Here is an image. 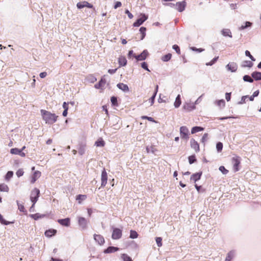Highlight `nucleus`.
Returning <instances> with one entry per match:
<instances>
[{"instance_id": "7", "label": "nucleus", "mask_w": 261, "mask_h": 261, "mask_svg": "<svg viewBox=\"0 0 261 261\" xmlns=\"http://www.w3.org/2000/svg\"><path fill=\"white\" fill-rule=\"evenodd\" d=\"M148 55V52L146 49L144 50L140 55H134V58L137 61L145 60Z\"/></svg>"}, {"instance_id": "29", "label": "nucleus", "mask_w": 261, "mask_h": 261, "mask_svg": "<svg viewBox=\"0 0 261 261\" xmlns=\"http://www.w3.org/2000/svg\"><path fill=\"white\" fill-rule=\"evenodd\" d=\"M181 102L180 95L179 94H178L176 96L175 101L174 103V106L175 108H178L180 106V105H181Z\"/></svg>"}, {"instance_id": "25", "label": "nucleus", "mask_w": 261, "mask_h": 261, "mask_svg": "<svg viewBox=\"0 0 261 261\" xmlns=\"http://www.w3.org/2000/svg\"><path fill=\"white\" fill-rule=\"evenodd\" d=\"M235 255V251L233 250H231L229 251L226 257L225 261H231V259H233Z\"/></svg>"}, {"instance_id": "10", "label": "nucleus", "mask_w": 261, "mask_h": 261, "mask_svg": "<svg viewBox=\"0 0 261 261\" xmlns=\"http://www.w3.org/2000/svg\"><path fill=\"white\" fill-rule=\"evenodd\" d=\"M78 223L82 229L84 230L86 229L87 221L85 218L79 217L78 218Z\"/></svg>"}, {"instance_id": "14", "label": "nucleus", "mask_w": 261, "mask_h": 261, "mask_svg": "<svg viewBox=\"0 0 261 261\" xmlns=\"http://www.w3.org/2000/svg\"><path fill=\"white\" fill-rule=\"evenodd\" d=\"M58 222L63 226L68 227L70 225V219L69 218L58 219Z\"/></svg>"}, {"instance_id": "1", "label": "nucleus", "mask_w": 261, "mask_h": 261, "mask_svg": "<svg viewBox=\"0 0 261 261\" xmlns=\"http://www.w3.org/2000/svg\"><path fill=\"white\" fill-rule=\"evenodd\" d=\"M40 113L43 120L47 124H53L57 120L58 116L54 113L43 109L40 110Z\"/></svg>"}, {"instance_id": "55", "label": "nucleus", "mask_w": 261, "mask_h": 261, "mask_svg": "<svg viewBox=\"0 0 261 261\" xmlns=\"http://www.w3.org/2000/svg\"><path fill=\"white\" fill-rule=\"evenodd\" d=\"M190 49L194 51H197L198 53H201L204 50V49L202 48H197L196 47H191Z\"/></svg>"}, {"instance_id": "12", "label": "nucleus", "mask_w": 261, "mask_h": 261, "mask_svg": "<svg viewBox=\"0 0 261 261\" xmlns=\"http://www.w3.org/2000/svg\"><path fill=\"white\" fill-rule=\"evenodd\" d=\"M10 153L13 154H18L22 157L25 156V153L21 151V150L17 148H13L11 149Z\"/></svg>"}, {"instance_id": "53", "label": "nucleus", "mask_w": 261, "mask_h": 261, "mask_svg": "<svg viewBox=\"0 0 261 261\" xmlns=\"http://www.w3.org/2000/svg\"><path fill=\"white\" fill-rule=\"evenodd\" d=\"M172 48L176 51V53L178 55H180V48H179V47L177 45H176V44L173 45L172 46Z\"/></svg>"}, {"instance_id": "15", "label": "nucleus", "mask_w": 261, "mask_h": 261, "mask_svg": "<svg viewBox=\"0 0 261 261\" xmlns=\"http://www.w3.org/2000/svg\"><path fill=\"white\" fill-rule=\"evenodd\" d=\"M94 239L95 241L98 243V244L101 245L105 243L104 238L100 234L94 235Z\"/></svg>"}, {"instance_id": "28", "label": "nucleus", "mask_w": 261, "mask_h": 261, "mask_svg": "<svg viewBox=\"0 0 261 261\" xmlns=\"http://www.w3.org/2000/svg\"><path fill=\"white\" fill-rule=\"evenodd\" d=\"M204 130V128L201 126H194L192 128L191 134H194L196 133L202 131Z\"/></svg>"}, {"instance_id": "36", "label": "nucleus", "mask_w": 261, "mask_h": 261, "mask_svg": "<svg viewBox=\"0 0 261 261\" xmlns=\"http://www.w3.org/2000/svg\"><path fill=\"white\" fill-rule=\"evenodd\" d=\"M252 25V23L249 21H246L245 23V25H242L241 27L239 28L240 30H244L245 29L248 28Z\"/></svg>"}, {"instance_id": "22", "label": "nucleus", "mask_w": 261, "mask_h": 261, "mask_svg": "<svg viewBox=\"0 0 261 261\" xmlns=\"http://www.w3.org/2000/svg\"><path fill=\"white\" fill-rule=\"evenodd\" d=\"M41 175V172L39 171H35L33 174V176L32 177L31 179V183L33 184L34 183L37 178H38Z\"/></svg>"}, {"instance_id": "6", "label": "nucleus", "mask_w": 261, "mask_h": 261, "mask_svg": "<svg viewBox=\"0 0 261 261\" xmlns=\"http://www.w3.org/2000/svg\"><path fill=\"white\" fill-rule=\"evenodd\" d=\"M122 237V230L118 228L113 227L112 238L114 240H118Z\"/></svg>"}, {"instance_id": "2", "label": "nucleus", "mask_w": 261, "mask_h": 261, "mask_svg": "<svg viewBox=\"0 0 261 261\" xmlns=\"http://www.w3.org/2000/svg\"><path fill=\"white\" fill-rule=\"evenodd\" d=\"M40 195V190L37 188H34L31 192L30 199L33 203V205L31 208H32L37 201Z\"/></svg>"}, {"instance_id": "40", "label": "nucleus", "mask_w": 261, "mask_h": 261, "mask_svg": "<svg viewBox=\"0 0 261 261\" xmlns=\"http://www.w3.org/2000/svg\"><path fill=\"white\" fill-rule=\"evenodd\" d=\"M111 101L112 103V105L114 106H118V101H117V98L116 96H112L111 97Z\"/></svg>"}, {"instance_id": "30", "label": "nucleus", "mask_w": 261, "mask_h": 261, "mask_svg": "<svg viewBox=\"0 0 261 261\" xmlns=\"http://www.w3.org/2000/svg\"><path fill=\"white\" fill-rule=\"evenodd\" d=\"M105 144V142L102 138H99L95 143V145L97 147H103Z\"/></svg>"}, {"instance_id": "61", "label": "nucleus", "mask_w": 261, "mask_h": 261, "mask_svg": "<svg viewBox=\"0 0 261 261\" xmlns=\"http://www.w3.org/2000/svg\"><path fill=\"white\" fill-rule=\"evenodd\" d=\"M155 97V94H153L152 96L149 99V101L150 102L151 105H152L154 103Z\"/></svg>"}, {"instance_id": "16", "label": "nucleus", "mask_w": 261, "mask_h": 261, "mask_svg": "<svg viewBox=\"0 0 261 261\" xmlns=\"http://www.w3.org/2000/svg\"><path fill=\"white\" fill-rule=\"evenodd\" d=\"M106 82V79L104 77H101V80L98 83L94 85V87L96 89H102Z\"/></svg>"}, {"instance_id": "27", "label": "nucleus", "mask_w": 261, "mask_h": 261, "mask_svg": "<svg viewBox=\"0 0 261 261\" xmlns=\"http://www.w3.org/2000/svg\"><path fill=\"white\" fill-rule=\"evenodd\" d=\"M221 34L225 37H229L232 38L231 33L229 29H225L221 31Z\"/></svg>"}, {"instance_id": "54", "label": "nucleus", "mask_w": 261, "mask_h": 261, "mask_svg": "<svg viewBox=\"0 0 261 261\" xmlns=\"http://www.w3.org/2000/svg\"><path fill=\"white\" fill-rule=\"evenodd\" d=\"M245 55L248 57L252 61H255V59L251 55L250 53L248 50L245 51Z\"/></svg>"}, {"instance_id": "60", "label": "nucleus", "mask_w": 261, "mask_h": 261, "mask_svg": "<svg viewBox=\"0 0 261 261\" xmlns=\"http://www.w3.org/2000/svg\"><path fill=\"white\" fill-rule=\"evenodd\" d=\"M142 119H147L148 120L150 121H151V122H155V120H154V119L152 117H148V116H142Z\"/></svg>"}, {"instance_id": "8", "label": "nucleus", "mask_w": 261, "mask_h": 261, "mask_svg": "<svg viewBox=\"0 0 261 261\" xmlns=\"http://www.w3.org/2000/svg\"><path fill=\"white\" fill-rule=\"evenodd\" d=\"M107 180H108L107 173L105 169H103L102 171L101 175V187H103L106 185V184L107 183Z\"/></svg>"}, {"instance_id": "9", "label": "nucleus", "mask_w": 261, "mask_h": 261, "mask_svg": "<svg viewBox=\"0 0 261 261\" xmlns=\"http://www.w3.org/2000/svg\"><path fill=\"white\" fill-rule=\"evenodd\" d=\"M186 5H187V3L185 1L177 2L176 3V8L175 9L178 11L181 12L185 10V8L186 7Z\"/></svg>"}, {"instance_id": "38", "label": "nucleus", "mask_w": 261, "mask_h": 261, "mask_svg": "<svg viewBox=\"0 0 261 261\" xmlns=\"http://www.w3.org/2000/svg\"><path fill=\"white\" fill-rule=\"evenodd\" d=\"M138 234L136 231L133 230H131L130 231L129 237L131 239H136L138 238Z\"/></svg>"}, {"instance_id": "51", "label": "nucleus", "mask_w": 261, "mask_h": 261, "mask_svg": "<svg viewBox=\"0 0 261 261\" xmlns=\"http://www.w3.org/2000/svg\"><path fill=\"white\" fill-rule=\"evenodd\" d=\"M188 159L190 164H192L196 161V159L195 155L189 156Z\"/></svg>"}, {"instance_id": "5", "label": "nucleus", "mask_w": 261, "mask_h": 261, "mask_svg": "<svg viewBox=\"0 0 261 261\" xmlns=\"http://www.w3.org/2000/svg\"><path fill=\"white\" fill-rule=\"evenodd\" d=\"M241 163L240 158L239 156H235L232 159V163L233 164V168L234 172L238 171L239 169V165Z\"/></svg>"}, {"instance_id": "20", "label": "nucleus", "mask_w": 261, "mask_h": 261, "mask_svg": "<svg viewBox=\"0 0 261 261\" xmlns=\"http://www.w3.org/2000/svg\"><path fill=\"white\" fill-rule=\"evenodd\" d=\"M117 87L120 90H122L124 92H128L129 91V88L128 86L123 83H118L117 85Z\"/></svg>"}, {"instance_id": "42", "label": "nucleus", "mask_w": 261, "mask_h": 261, "mask_svg": "<svg viewBox=\"0 0 261 261\" xmlns=\"http://www.w3.org/2000/svg\"><path fill=\"white\" fill-rule=\"evenodd\" d=\"M86 197H87V196L86 195L79 194L76 196V199L77 200H79V203H81V201L85 200Z\"/></svg>"}, {"instance_id": "35", "label": "nucleus", "mask_w": 261, "mask_h": 261, "mask_svg": "<svg viewBox=\"0 0 261 261\" xmlns=\"http://www.w3.org/2000/svg\"><path fill=\"white\" fill-rule=\"evenodd\" d=\"M215 103L219 107H224L225 105V102L224 99L218 100L215 101Z\"/></svg>"}, {"instance_id": "3", "label": "nucleus", "mask_w": 261, "mask_h": 261, "mask_svg": "<svg viewBox=\"0 0 261 261\" xmlns=\"http://www.w3.org/2000/svg\"><path fill=\"white\" fill-rule=\"evenodd\" d=\"M189 130L186 126H182L180 127V135L181 139L187 140L189 138Z\"/></svg>"}, {"instance_id": "47", "label": "nucleus", "mask_w": 261, "mask_h": 261, "mask_svg": "<svg viewBox=\"0 0 261 261\" xmlns=\"http://www.w3.org/2000/svg\"><path fill=\"white\" fill-rule=\"evenodd\" d=\"M17 204L18 206V210L22 212H25V208L23 205L20 203L18 201H17Z\"/></svg>"}, {"instance_id": "59", "label": "nucleus", "mask_w": 261, "mask_h": 261, "mask_svg": "<svg viewBox=\"0 0 261 261\" xmlns=\"http://www.w3.org/2000/svg\"><path fill=\"white\" fill-rule=\"evenodd\" d=\"M23 173H24V172H23V170H22V169H18V170L17 171V172H16V175H17L18 177H20V176H22V175H23Z\"/></svg>"}, {"instance_id": "41", "label": "nucleus", "mask_w": 261, "mask_h": 261, "mask_svg": "<svg viewBox=\"0 0 261 261\" xmlns=\"http://www.w3.org/2000/svg\"><path fill=\"white\" fill-rule=\"evenodd\" d=\"M0 222L2 224L6 225H8L9 224H11V223H13L12 222L7 221L6 220H5L3 218V216L1 215V214H0Z\"/></svg>"}, {"instance_id": "17", "label": "nucleus", "mask_w": 261, "mask_h": 261, "mask_svg": "<svg viewBox=\"0 0 261 261\" xmlns=\"http://www.w3.org/2000/svg\"><path fill=\"white\" fill-rule=\"evenodd\" d=\"M201 175H202V172H197L196 173H194L191 175L190 179L191 180L194 181L195 182L200 179Z\"/></svg>"}, {"instance_id": "11", "label": "nucleus", "mask_w": 261, "mask_h": 261, "mask_svg": "<svg viewBox=\"0 0 261 261\" xmlns=\"http://www.w3.org/2000/svg\"><path fill=\"white\" fill-rule=\"evenodd\" d=\"M226 69L232 72H236L238 69V65L235 62H230L226 66Z\"/></svg>"}, {"instance_id": "33", "label": "nucleus", "mask_w": 261, "mask_h": 261, "mask_svg": "<svg viewBox=\"0 0 261 261\" xmlns=\"http://www.w3.org/2000/svg\"><path fill=\"white\" fill-rule=\"evenodd\" d=\"M172 57V54L170 53H168L164 56H163L161 59L164 62H168L169 61Z\"/></svg>"}, {"instance_id": "46", "label": "nucleus", "mask_w": 261, "mask_h": 261, "mask_svg": "<svg viewBox=\"0 0 261 261\" xmlns=\"http://www.w3.org/2000/svg\"><path fill=\"white\" fill-rule=\"evenodd\" d=\"M146 151L147 153L151 152L152 153H154L156 150L153 146H147Z\"/></svg>"}, {"instance_id": "19", "label": "nucleus", "mask_w": 261, "mask_h": 261, "mask_svg": "<svg viewBox=\"0 0 261 261\" xmlns=\"http://www.w3.org/2000/svg\"><path fill=\"white\" fill-rule=\"evenodd\" d=\"M183 109L188 111H191L195 109V104L186 103L184 104L183 106Z\"/></svg>"}, {"instance_id": "63", "label": "nucleus", "mask_w": 261, "mask_h": 261, "mask_svg": "<svg viewBox=\"0 0 261 261\" xmlns=\"http://www.w3.org/2000/svg\"><path fill=\"white\" fill-rule=\"evenodd\" d=\"M125 13L126 14L129 19L133 18V15L128 10L126 9L125 11Z\"/></svg>"}, {"instance_id": "24", "label": "nucleus", "mask_w": 261, "mask_h": 261, "mask_svg": "<svg viewBox=\"0 0 261 261\" xmlns=\"http://www.w3.org/2000/svg\"><path fill=\"white\" fill-rule=\"evenodd\" d=\"M118 63L120 66H124L127 64L126 58L124 56H120L118 59Z\"/></svg>"}, {"instance_id": "31", "label": "nucleus", "mask_w": 261, "mask_h": 261, "mask_svg": "<svg viewBox=\"0 0 261 261\" xmlns=\"http://www.w3.org/2000/svg\"><path fill=\"white\" fill-rule=\"evenodd\" d=\"M253 66V63L250 61H244L242 63L243 67H251Z\"/></svg>"}, {"instance_id": "56", "label": "nucleus", "mask_w": 261, "mask_h": 261, "mask_svg": "<svg viewBox=\"0 0 261 261\" xmlns=\"http://www.w3.org/2000/svg\"><path fill=\"white\" fill-rule=\"evenodd\" d=\"M141 67L145 69V70H147L148 71H150L149 69L148 68V65L146 62H144L141 63Z\"/></svg>"}, {"instance_id": "52", "label": "nucleus", "mask_w": 261, "mask_h": 261, "mask_svg": "<svg viewBox=\"0 0 261 261\" xmlns=\"http://www.w3.org/2000/svg\"><path fill=\"white\" fill-rule=\"evenodd\" d=\"M85 3V1L77 3V4H76L77 8L79 9H81L84 7H86L85 4H84Z\"/></svg>"}, {"instance_id": "48", "label": "nucleus", "mask_w": 261, "mask_h": 261, "mask_svg": "<svg viewBox=\"0 0 261 261\" xmlns=\"http://www.w3.org/2000/svg\"><path fill=\"white\" fill-rule=\"evenodd\" d=\"M44 216V215H41L39 213H36L35 214H33L31 215V217L33 218L34 220H37L40 218H42Z\"/></svg>"}, {"instance_id": "18", "label": "nucleus", "mask_w": 261, "mask_h": 261, "mask_svg": "<svg viewBox=\"0 0 261 261\" xmlns=\"http://www.w3.org/2000/svg\"><path fill=\"white\" fill-rule=\"evenodd\" d=\"M119 248L114 246H109L103 251L105 253H111L119 250Z\"/></svg>"}, {"instance_id": "43", "label": "nucleus", "mask_w": 261, "mask_h": 261, "mask_svg": "<svg viewBox=\"0 0 261 261\" xmlns=\"http://www.w3.org/2000/svg\"><path fill=\"white\" fill-rule=\"evenodd\" d=\"M13 175V172L12 171H9L5 175V179L6 180H9Z\"/></svg>"}, {"instance_id": "58", "label": "nucleus", "mask_w": 261, "mask_h": 261, "mask_svg": "<svg viewBox=\"0 0 261 261\" xmlns=\"http://www.w3.org/2000/svg\"><path fill=\"white\" fill-rule=\"evenodd\" d=\"M208 139V134L207 133H205L202 138H201V142L203 143H204Z\"/></svg>"}, {"instance_id": "37", "label": "nucleus", "mask_w": 261, "mask_h": 261, "mask_svg": "<svg viewBox=\"0 0 261 261\" xmlns=\"http://www.w3.org/2000/svg\"><path fill=\"white\" fill-rule=\"evenodd\" d=\"M0 191L2 192H8L9 188L7 185L5 184H0Z\"/></svg>"}, {"instance_id": "49", "label": "nucleus", "mask_w": 261, "mask_h": 261, "mask_svg": "<svg viewBox=\"0 0 261 261\" xmlns=\"http://www.w3.org/2000/svg\"><path fill=\"white\" fill-rule=\"evenodd\" d=\"M155 241L158 247H161L162 246V238L161 237H156L155 238Z\"/></svg>"}, {"instance_id": "32", "label": "nucleus", "mask_w": 261, "mask_h": 261, "mask_svg": "<svg viewBox=\"0 0 261 261\" xmlns=\"http://www.w3.org/2000/svg\"><path fill=\"white\" fill-rule=\"evenodd\" d=\"M139 31L141 34V37L140 39L143 40L145 38V35H146V28L144 27H141L140 28Z\"/></svg>"}, {"instance_id": "21", "label": "nucleus", "mask_w": 261, "mask_h": 261, "mask_svg": "<svg viewBox=\"0 0 261 261\" xmlns=\"http://www.w3.org/2000/svg\"><path fill=\"white\" fill-rule=\"evenodd\" d=\"M251 76L252 77L253 80H261V72L259 71H254L251 73Z\"/></svg>"}, {"instance_id": "64", "label": "nucleus", "mask_w": 261, "mask_h": 261, "mask_svg": "<svg viewBox=\"0 0 261 261\" xmlns=\"http://www.w3.org/2000/svg\"><path fill=\"white\" fill-rule=\"evenodd\" d=\"M89 80L91 83H94L95 82H96L97 81V79L92 75H90L89 77Z\"/></svg>"}, {"instance_id": "4", "label": "nucleus", "mask_w": 261, "mask_h": 261, "mask_svg": "<svg viewBox=\"0 0 261 261\" xmlns=\"http://www.w3.org/2000/svg\"><path fill=\"white\" fill-rule=\"evenodd\" d=\"M141 17L137 19V20L134 23L133 26L135 27H138L142 25L144 21H145L148 16L145 14H141Z\"/></svg>"}, {"instance_id": "23", "label": "nucleus", "mask_w": 261, "mask_h": 261, "mask_svg": "<svg viewBox=\"0 0 261 261\" xmlns=\"http://www.w3.org/2000/svg\"><path fill=\"white\" fill-rule=\"evenodd\" d=\"M78 149L79 153L81 155H83L86 151V144L84 143L80 144Z\"/></svg>"}, {"instance_id": "13", "label": "nucleus", "mask_w": 261, "mask_h": 261, "mask_svg": "<svg viewBox=\"0 0 261 261\" xmlns=\"http://www.w3.org/2000/svg\"><path fill=\"white\" fill-rule=\"evenodd\" d=\"M190 145L192 148L194 149L195 151L197 152L199 151V145L195 139H192L190 141Z\"/></svg>"}, {"instance_id": "44", "label": "nucleus", "mask_w": 261, "mask_h": 261, "mask_svg": "<svg viewBox=\"0 0 261 261\" xmlns=\"http://www.w3.org/2000/svg\"><path fill=\"white\" fill-rule=\"evenodd\" d=\"M216 149L218 152H221L223 149V144L222 143L219 142L216 144Z\"/></svg>"}, {"instance_id": "62", "label": "nucleus", "mask_w": 261, "mask_h": 261, "mask_svg": "<svg viewBox=\"0 0 261 261\" xmlns=\"http://www.w3.org/2000/svg\"><path fill=\"white\" fill-rule=\"evenodd\" d=\"M163 5L164 6H168V7H170L171 8H176V4H174L173 3H169L163 4Z\"/></svg>"}, {"instance_id": "50", "label": "nucleus", "mask_w": 261, "mask_h": 261, "mask_svg": "<svg viewBox=\"0 0 261 261\" xmlns=\"http://www.w3.org/2000/svg\"><path fill=\"white\" fill-rule=\"evenodd\" d=\"M219 170L223 174H227L228 172V170H227L226 169H225V168L224 167V166H221L219 168Z\"/></svg>"}, {"instance_id": "45", "label": "nucleus", "mask_w": 261, "mask_h": 261, "mask_svg": "<svg viewBox=\"0 0 261 261\" xmlns=\"http://www.w3.org/2000/svg\"><path fill=\"white\" fill-rule=\"evenodd\" d=\"M219 58V57H215L212 61H211L210 62H207L206 63V66H212L213 64H214L218 60Z\"/></svg>"}, {"instance_id": "34", "label": "nucleus", "mask_w": 261, "mask_h": 261, "mask_svg": "<svg viewBox=\"0 0 261 261\" xmlns=\"http://www.w3.org/2000/svg\"><path fill=\"white\" fill-rule=\"evenodd\" d=\"M243 80L245 82H249V83H253V79L252 76H250L248 75H245L243 77Z\"/></svg>"}, {"instance_id": "26", "label": "nucleus", "mask_w": 261, "mask_h": 261, "mask_svg": "<svg viewBox=\"0 0 261 261\" xmlns=\"http://www.w3.org/2000/svg\"><path fill=\"white\" fill-rule=\"evenodd\" d=\"M57 232V230L56 229H48L45 231V235L47 237H51L54 236Z\"/></svg>"}, {"instance_id": "39", "label": "nucleus", "mask_w": 261, "mask_h": 261, "mask_svg": "<svg viewBox=\"0 0 261 261\" xmlns=\"http://www.w3.org/2000/svg\"><path fill=\"white\" fill-rule=\"evenodd\" d=\"M121 258L123 261H133L132 258L126 254H122Z\"/></svg>"}, {"instance_id": "57", "label": "nucleus", "mask_w": 261, "mask_h": 261, "mask_svg": "<svg viewBox=\"0 0 261 261\" xmlns=\"http://www.w3.org/2000/svg\"><path fill=\"white\" fill-rule=\"evenodd\" d=\"M249 97V96L248 95H246V96H243L241 98V101H240L239 102H238V104L239 105H241V104H243L244 103H245L246 102V99Z\"/></svg>"}]
</instances>
